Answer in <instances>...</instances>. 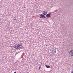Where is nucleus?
Returning <instances> with one entry per match:
<instances>
[{"label": "nucleus", "instance_id": "1", "mask_svg": "<svg viewBox=\"0 0 73 73\" xmlns=\"http://www.w3.org/2000/svg\"><path fill=\"white\" fill-rule=\"evenodd\" d=\"M39 17L40 18H42L43 17H44V19H45V18H46V17H45V15L42 14L39 15Z\"/></svg>", "mask_w": 73, "mask_h": 73}, {"label": "nucleus", "instance_id": "2", "mask_svg": "<svg viewBox=\"0 0 73 73\" xmlns=\"http://www.w3.org/2000/svg\"><path fill=\"white\" fill-rule=\"evenodd\" d=\"M16 45H17V48H20L22 47L21 45H20V43L19 42ZM20 46H21L20 47Z\"/></svg>", "mask_w": 73, "mask_h": 73}, {"label": "nucleus", "instance_id": "3", "mask_svg": "<svg viewBox=\"0 0 73 73\" xmlns=\"http://www.w3.org/2000/svg\"><path fill=\"white\" fill-rule=\"evenodd\" d=\"M69 54L71 56H73V50H71Z\"/></svg>", "mask_w": 73, "mask_h": 73}, {"label": "nucleus", "instance_id": "4", "mask_svg": "<svg viewBox=\"0 0 73 73\" xmlns=\"http://www.w3.org/2000/svg\"><path fill=\"white\" fill-rule=\"evenodd\" d=\"M42 13L44 15H46L47 12L46 11H43Z\"/></svg>", "mask_w": 73, "mask_h": 73}, {"label": "nucleus", "instance_id": "5", "mask_svg": "<svg viewBox=\"0 0 73 73\" xmlns=\"http://www.w3.org/2000/svg\"><path fill=\"white\" fill-rule=\"evenodd\" d=\"M46 17H50V14H48L46 15Z\"/></svg>", "mask_w": 73, "mask_h": 73}, {"label": "nucleus", "instance_id": "6", "mask_svg": "<svg viewBox=\"0 0 73 73\" xmlns=\"http://www.w3.org/2000/svg\"><path fill=\"white\" fill-rule=\"evenodd\" d=\"M53 50H52V49H51V52H52L53 53H55L56 52V50H53Z\"/></svg>", "mask_w": 73, "mask_h": 73}, {"label": "nucleus", "instance_id": "7", "mask_svg": "<svg viewBox=\"0 0 73 73\" xmlns=\"http://www.w3.org/2000/svg\"><path fill=\"white\" fill-rule=\"evenodd\" d=\"M46 67L47 68H49L50 66H49L46 65Z\"/></svg>", "mask_w": 73, "mask_h": 73}, {"label": "nucleus", "instance_id": "8", "mask_svg": "<svg viewBox=\"0 0 73 73\" xmlns=\"http://www.w3.org/2000/svg\"><path fill=\"white\" fill-rule=\"evenodd\" d=\"M41 65L40 66V67L39 68V70H40V68H41Z\"/></svg>", "mask_w": 73, "mask_h": 73}, {"label": "nucleus", "instance_id": "9", "mask_svg": "<svg viewBox=\"0 0 73 73\" xmlns=\"http://www.w3.org/2000/svg\"><path fill=\"white\" fill-rule=\"evenodd\" d=\"M71 73H73V71H72V72H71Z\"/></svg>", "mask_w": 73, "mask_h": 73}]
</instances>
